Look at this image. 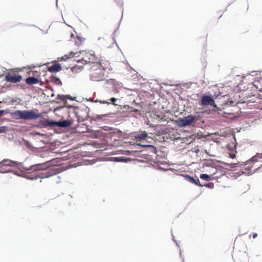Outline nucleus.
<instances>
[{
  "label": "nucleus",
  "instance_id": "nucleus-9",
  "mask_svg": "<svg viewBox=\"0 0 262 262\" xmlns=\"http://www.w3.org/2000/svg\"><path fill=\"white\" fill-rule=\"evenodd\" d=\"M214 103L213 98L209 96L205 95L202 97L200 104L202 106L214 105Z\"/></svg>",
  "mask_w": 262,
  "mask_h": 262
},
{
  "label": "nucleus",
  "instance_id": "nucleus-3",
  "mask_svg": "<svg viewBox=\"0 0 262 262\" xmlns=\"http://www.w3.org/2000/svg\"><path fill=\"white\" fill-rule=\"evenodd\" d=\"M52 159H47L41 163L35 164L31 166L27 173H25V177L30 180L38 179V170H44L47 168L49 165L48 164L52 161Z\"/></svg>",
  "mask_w": 262,
  "mask_h": 262
},
{
  "label": "nucleus",
  "instance_id": "nucleus-16",
  "mask_svg": "<svg viewBox=\"0 0 262 262\" xmlns=\"http://www.w3.org/2000/svg\"><path fill=\"white\" fill-rule=\"evenodd\" d=\"M76 53H77V52L74 53L73 52H70V53L68 54V55H64L63 56H62L61 58V60L66 61L69 58H73L75 55V54Z\"/></svg>",
  "mask_w": 262,
  "mask_h": 262
},
{
  "label": "nucleus",
  "instance_id": "nucleus-17",
  "mask_svg": "<svg viewBox=\"0 0 262 262\" xmlns=\"http://www.w3.org/2000/svg\"><path fill=\"white\" fill-rule=\"evenodd\" d=\"M200 177L201 179L204 180L206 181H209L211 179V176H209L207 174H201Z\"/></svg>",
  "mask_w": 262,
  "mask_h": 262
},
{
  "label": "nucleus",
  "instance_id": "nucleus-24",
  "mask_svg": "<svg viewBox=\"0 0 262 262\" xmlns=\"http://www.w3.org/2000/svg\"><path fill=\"white\" fill-rule=\"evenodd\" d=\"M4 113H5L6 114H8L9 113V111L8 110H7V111H4V110H1L0 111V116L3 115Z\"/></svg>",
  "mask_w": 262,
  "mask_h": 262
},
{
  "label": "nucleus",
  "instance_id": "nucleus-8",
  "mask_svg": "<svg viewBox=\"0 0 262 262\" xmlns=\"http://www.w3.org/2000/svg\"><path fill=\"white\" fill-rule=\"evenodd\" d=\"M196 117L191 115L179 119L178 122L179 126H186L190 125L195 119Z\"/></svg>",
  "mask_w": 262,
  "mask_h": 262
},
{
  "label": "nucleus",
  "instance_id": "nucleus-2",
  "mask_svg": "<svg viewBox=\"0 0 262 262\" xmlns=\"http://www.w3.org/2000/svg\"><path fill=\"white\" fill-rule=\"evenodd\" d=\"M11 116L14 119H24V120H35L40 118L41 116L38 113L37 110H17L14 112L10 113Z\"/></svg>",
  "mask_w": 262,
  "mask_h": 262
},
{
  "label": "nucleus",
  "instance_id": "nucleus-15",
  "mask_svg": "<svg viewBox=\"0 0 262 262\" xmlns=\"http://www.w3.org/2000/svg\"><path fill=\"white\" fill-rule=\"evenodd\" d=\"M83 69V66L76 65L71 68V71L74 74H77L81 72Z\"/></svg>",
  "mask_w": 262,
  "mask_h": 262
},
{
  "label": "nucleus",
  "instance_id": "nucleus-30",
  "mask_svg": "<svg viewBox=\"0 0 262 262\" xmlns=\"http://www.w3.org/2000/svg\"><path fill=\"white\" fill-rule=\"evenodd\" d=\"M257 236V233H254V234H253V238H256Z\"/></svg>",
  "mask_w": 262,
  "mask_h": 262
},
{
  "label": "nucleus",
  "instance_id": "nucleus-11",
  "mask_svg": "<svg viewBox=\"0 0 262 262\" xmlns=\"http://www.w3.org/2000/svg\"><path fill=\"white\" fill-rule=\"evenodd\" d=\"M148 134L145 131H142L139 134H135L134 137L136 142H140L147 137Z\"/></svg>",
  "mask_w": 262,
  "mask_h": 262
},
{
  "label": "nucleus",
  "instance_id": "nucleus-13",
  "mask_svg": "<svg viewBox=\"0 0 262 262\" xmlns=\"http://www.w3.org/2000/svg\"><path fill=\"white\" fill-rule=\"evenodd\" d=\"M38 82V79L33 77H29L26 79V82L28 85L37 84Z\"/></svg>",
  "mask_w": 262,
  "mask_h": 262
},
{
  "label": "nucleus",
  "instance_id": "nucleus-14",
  "mask_svg": "<svg viewBox=\"0 0 262 262\" xmlns=\"http://www.w3.org/2000/svg\"><path fill=\"white\" fill-rule=\"evenodd\" d=\"M254 85L260 92L262 91V78H258L254 82Z\"/></svg>",
  "mask_w": 262,
  "mask_h": 262
},
{
  "label": "nucleus",
  "instance_id": "nucleus-7",
  "mask_svg": "<svg viewBox=\"0 0 262 262\" xmlns=\"http://www.w3.org/2000/svg\"><path fill=\"white\" fill-rule=\"evenodd\" d=\"M46 169L47 168L44 170H38V179L48 178L58 173L57 169L52 168L48 170Z\"/></svg>",
  "mask_w": 262,
  "mask_h": 262
},
{
  "label": "nucleus",
  "instance_id": "nucleus-26",
  "mask_svg": "<svg viewBox=\"0 0 262 262\" xmlns=\"http://www.w3.org/2000/svg\"><path fill=\"white\" fill-rule=\"evenodd\" d=\"M123 160V157L115 158V161H122Z\"/></svg>",
  "mask_w": 262,
  "mask_h": 262
},
{
  "label": "nucleus",
  "instance_id": "nucleus-21",
  "mask_svg": "<svg viewBox=\"0 0 262 262\" xmlns=\"http://www.w3.org/2000/svg\"><path fill=\"white\" fill-rule=\"evenodd\" d=\"M75 45H76L77 46H79L81 45L82 43V41L79 39V38H77V40H76L75 41Z\"/></svg>",
  "mask_w": 262,
  "mask_h": 262
},
{
  "label": "nucleus",
  "instance_id": "nucleus-23",
  "mask_svg": "<svg viewBox=\"0 0 262 262\" xmlns=\"http://www.w3.org/2000/svg\"><path fill=\"white\" fill-rule=\"evenodd\" d=\"M110 101L112 102V103L115 105H116V104H115V102L117 101V99L115 98H112L111 99H110Z\"/></svg>",
  "mask_w": 262,
  "mask_h": 262
},
{
  "label": "nucleus",
  "instance_id": "nucleus-22",
  "mask_svg": "<svg viewBox=\"0 0 262 262\" xmlns=\"http://www.w3.org/2000/svg\"><path fill=\"white\" fill-rule=\"evenodd\" d=\"M195 181H196V184H194L195 185H196L197 186H200V187H203V185H201L200 184V181H199V179H195Z\"/></svg>",
  "mask_w": 262,
  "mask_h": 262
},
{
  "label": "nucleus",
  "instance_id": "nucleus-18",
  "mask_svg": "<svg viewBox=\"0 0 262 262\" xmlns=\"http://www.w3.org/2000/svg\"><path fill=\"white\" fill-rule=\"evenodd\" d=\"M262 159V153H258L255 156L252 157L253 161H258L259 159Z\"/></svg>",
  "mask_w": 262,
  "mask_h": 262
},
{
  "label": "nucleus",
  "instance_id": "nucleus-5",
  "mask_svg": "<svg viewBox=\"0 0 262 262\" xmlns=\"http://www.w3.org/2000/svg\"><path fill=\"white\" fill-rule=\"evenodd\" d=\"M5 80L9 82L16 83L22 80V76L15 69H11L5 77Z\"/></svg>",
  "mask_w": 262,
  "mask_h": 262
},
{
  "label": "nucleus",
  "instance_id": "nucleus-27",
  "mask_svg": "<svg viewBox=\"0 0 262 262\" xmlns=\"http://www.w3.org/2000/svg\"><path fill=\"white\" fill-rule=\"evenodd\" d=\"M100 103H102V104H110V102L105 101V100H102V101H100Z\"/></svg>",
  "mask_w": 262,
  "mask_h": 262
},
{
  "label": "nucleus",
  "instance_id": "nucleus-1",
  "mask_svg": "<svg viewBox=\"0 0 262 262\" xmlns=\"http://www.w3.org/2000/svg\"><path fill=\"white\" fill-rule=\"evenodd\" d=\"M111 70L110 62L102 59L99 63L92 65L90 70V79L96 81L103 80L104 79V71Z\"/></svg>",
  "mask_w": 262,
  "mask_h": 262
},
{
  "label": "nucleus",
  "instance_id": "nucleus-29",
  "mask_svg": "<svg viewBox=\"0 0 262 262\" xmlns=\"http://www.w3.org/2000/svg\"><path fill=\"white\" fill-rule=\"evenodd\" d=\"M230 157L232 158V159H234L235 157V155L234 154H231L230 155Z\"/></svg>",
  "mask_w": 262,
  "mask_h": 262
},
{
  "label": "nucleus",
  "instance_id": "nucleus-12",
  "mask_svg": "<svg viewBox=\"0 0 262 262\" xmlns=\"http://www.w3.org/2000/svg\"><path fill=\"white\" fill-rule=\"evenodd\" d=\"M48 71L51 72H57L62 70V67L60 64L55 63L48 67Z\"/></svg>",
  "mask_w": 262,
  "mask_h": 262
},
{
  "label": "nucleus",
  "instance_id": "nucleus-10",
  "mask_svg": "<svg viewBox=\"0 0 262 262\" xmlns=\"http://www.w3.org/2000/svg\"><path fill=\"white\" fill-rule=\"evenodd\" d=\"M17 165V162L9 159H4L0 162V168H3L4 166L16 167Z\"/></svg>",
  "mask_w": 262,
  "mask_h": 262
},
{
  "label": "nucleus",
  "instance_id": "nucleus-28",
  "mask_svg": "<svg viewBox=\"0 0 262 262\" xmlns=\"http://www.w3.org/2000/svg\"><path fill=\"white\" fill-rule=\"evenodd\" d=\"M55 82L57 84L61 83V82L60 81V80L57 78L56 79Z\"/></svg>",
  "mask_w": 262,
  "mask_h": 262
},
{
  "label": "nucleus",
  "instance_id": "nucleus-20",
  "mask_svg": "<svg viewBox=\"0 0 262 262\" xmlns=\"http://www.w3.org/2000/svg\"><path fill=\"white\" fill-rule=\"evenodd\" d=\"M204 186L207 187L208 188H212L214 187V184L212 182H210L208 184H205Z\"/></svg>",
  "mask_w": 262,
  "mask_h": 262
},
{
  "label": "nucleus",
  "instance_id": "nucleus-25",
  "mask_svg": "<svg viewBox=\"0 0 262 262\" xmlns=\"http://www.w3.org/2000/svg\"><path fill=\"white\" fill-rule=\"evenodd\" d=\"M147 146L149 147L152 148L153 150H154V153L156 152V151H157L156 148L154 146L151 145H147Z\"/></svg>",
  "mask_w": 262,
  "mask_h": 262
},
{
  "label": "nucleus",
  "instance_id": "nucleus-19",
  "mask_svg": "<svg viewBox=\"0 0 262 262\" xmlns=\"http://www.w3.org/2000/svg\"><path fill=\"white\" fill-rule=\"evenodd\" d=\"M186 180L189 181V182L192 183V184H196V181H195V179L192 177H190V176H186Z\"/></svg>",
  "mask_w": 262,
  "mask_h": 262
},
{
  "label": "nucleus",
  "instance_id": "nucleus-4",
  "mask_svg": "<svg viewBox=\"0 0 262 262\" xmlns=\"http://www.w3.org/2000/svg\"><path fill=\"white\" fill-rule=\"evenodd\" d=\"M82 57L81 58L77 60L78 63L82 62V64H95L100 62L99 59L91 51H82L80 52Z\"/></svg>",
  "mask_w": 262,
  "mask_h": 262
},
{
  "label": "nucleus",
  "instance_id": "nucleus-6",
  "mask_svg": "<svg viewBox=\"0 0 262 262\" xmlns=\"http://www.w3.org/2000/svg\"><path fill=\"white\" fill-rule=\"evenodd\" d=\"M45 127L48 126L53 127L54 126H57L61 127H68L71 125V123L69 121L64 120L62 121L56 122L54 121H44L42 124Z\"/></svg>",
  "mask_w": 262,
  "mask_h": 262
}]
</instances>
